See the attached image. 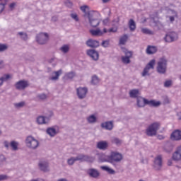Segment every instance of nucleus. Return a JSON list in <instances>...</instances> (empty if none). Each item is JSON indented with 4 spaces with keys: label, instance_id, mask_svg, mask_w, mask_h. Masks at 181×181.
I'll list each match as a JSON object with an SVG mask.
<instances>
[{
    "label": "nucleus",
    "instance_id": "1",
    "mask_svg": "<svg viewBox=\"0 0 181 181\" xmlns=\"http://www.w3.org/2000/svg\"><path fill=\"white\" fill-rule=\"evenodd\" d=\"M136 105L139 108H144L145 105L156 107L160 105V101H156L155 100H148V99L140 96L136 98Z\"/></svg>",
    "mask_w": 181,
    "mask_h": 181
},
{
    "label": "nucleus",
    "instance_id": "2",
    "mask_svg": "<svg viewBox=\"0 0 181 181\" xmlns=\"http://www.w3.org/2000/svg\"><path fill=\"white\" fill-rule=\"evenodd\" d=\"M25 145L28 149H31L32 151H35L39 148V141L35 139V137L32 136H28L25 139Z\"/></svg>",
    "mask_w": 181,
    "mask_h": 181
},
{
    "label": "nucleus",
    "instance_id": "3",
    "mask_svg": "<svg viewBox=\"0 0 181 181\" xmlns=\"http://www.w3.org/2000/svg\"><path fill=\"white\" fill-rule=\"evenodd\" d=\"M159 128H160V123L158 122H153L146 129V134L147 136H155Z\"/></svg>",
    "mask_w": 181,
    "mask_h": 181
},
{
    "label": "nucleus",
    "instance_id": "4",
    "mask_svg": "<svg viewBox=\"0 0 181 181\" xmlns=\"http://www.w3.org/2000/svg\"><path fill=\"white\" fill-rule=\"evenodd\" d=\"M168 71V60L165 58H161L157 64V72L159 74H166Z\"/></svg>",
    "mask_w": 181,
    "mask_h": 181
},
{
    "label": "nucleus",
    "instance_id": "5",
    "mask_svg": "<svg viewBox=\"0 0 181 181\" xmlns=\"http://www.w3.org/2000/svg\"><path fill=\"white\" fill-rule=\"evenodd\" d=\"M35 40L38 45H46L49 42V34L47 33H40L36 35Z\"/></svg>",
    "mask_w": 181,
    "mask_h": 181
},
{
    "label": "nucleus",
    "instance_id": "6",
    "mask_svg": "<svg viewBox=\"0 0 181 181\" xmlns=\"http://www.w3.org/2000/svg\"><path fill=\"white\" fill-rule=\"evenodd\" d=\"M123 157L122 154L118 153V152H112L110 156H109L108 162L110 163H112V165H115L116 163H118L122 160Z\"/></svg>",
    "mask_w": 181,
    "mask_h": 181
},
{
    "label": "nucleus",
    "instance_id": "7",
    "mask_svg": "<svg viewBox=\"0 0 181 181\" xmlns=\"http://www.w3.org/2000/svg\"><path fill=\"white\" fill-rule=\"evenodd\" d=\"M179 39V35L176 32L168 33L164 37V40L167 43H172V42H176Z\"/></svg>",
    "mask_w": 181,
    "mask_h": 181
},
{
    "label": "nucleus",
    "instance_id": "8",
    "mask_svg": "<svg viewBox=\"0 0 181 181\" xmlns=\"http://www.w3.org/2000/svg\"><path fill=\"white\" fill-rule=\"evenodd\" d=\"M153 168L156 172H160L162 170V156L158 155L154 158Z\"/></svg>",
    "mask_w": 181,
    "mask_h": 181
},
{
    "label": "nucleus",
    "instance_id": "9",
    "mask_svg": "<svg viewBox=\"0 0 181 181\" xmlns=\"http://www.w3.org/2000/svg\"><path fill=\"white\" fill-rule=\"evenodd\" d=\"M155 59H151L149 62L148 64H147L146 66V67L144 68L143 72L141 73V76L143 77H145L146 76H151V74H149V70L151 69H155Z\"/></svg>",
    "mask_w": 181,
    "mask_h": 181
},
{
    "label": "nucleus",
    "instance_id": "10",
    "mask_svg": "<svg viewBox=\"0 0 181 181\" xmlns=\"http://www.w3.org/2000/svg\"><path fill=\"white\" fill-rule=\"evenodd\" d=\"M87 93H88V89L86 87H79L76 88V94L79 100H83L87 97Z\"/></svg>",
    "mask_w": 181,
    "mask_h": 181
},
{
    "label": "nucleus",
    "instance_id": "11",
    "mask_svg": "<svg viewBox=\"0 0 181 181\" xmlns=\"http://www.w3.org/2000/svg\"><path fill=\"white\" fill-rule=\"evenodd\" d=\"M125 56L122 57V62L124 64H129L131 63V57H132V52L125 49L124 51Z\"/></svg>",
    "mask_w": 181,
    "mask_h": 181
},
{
    "label": "nucleus",
    "instance_id": "12",
    "mask_svg": "<svg viewBox=\"0 0 181 181\" xmlns=\"http://www.w3.org/2000/svg\"><path fill=\"white\" fill-rule=\"evenodd\" d=\"M172 159L175 162H181V145L176 148L175 152L172 155Z\"/></svg>",
    "mask_w": 181,
    "mask_h": 181
},
{
    "label": "nucleus",
    "instance_id": "13",
    "mask_svg": "<svg viewBox=\"0 0 181 181\" xmlns=\"http://www.w3.org/2000/svg\"><path fill=\"white\" fill-rule=\"evenodd\" d=\"M86 54H88L89 57H91L93 60H95V62H97L100 57L98 52H97L95 49H88L86 51Z\"/></svg>",
    "mask_w": 181,
    "mask_h": 181
},
{
    "label": "nucleus",
    "instance_id": "14",
    "mask_svg": "<svg viewBox=\"0 0 181 181\" xmlns=\"http://www.w3.org/2000/svg\"><path fill=\"white\" fill-rule=\"evenodd\" d=\"M108 30L104 28L103 30H101L100 28L96 30H90V33L92 36H103L105 33H107Z\"/></svg>",
    "mask_w": 181,
    "mask_h": 181
},
{
    "label": "nucleus",
    "instance_id": "15",
    "mask_svg": "<svg viewBox=\"0 0 181 181\" xmlns=\"http://www.w3.org/2000/svg\"><path fill=\"white\" fill-rule=\"evenodd\" d=\"M28 86L29 83H28V81L21 80L16 82L15 87L16 90H25V88H26V87H28Z\"/></svg>",
    "mask_w": 181,
    "mask_h": 181
},
{
    "label": "nucleus",
    "instance_id": "16",
    "mask_svg": "<svg viewBox=\"0 0 181 181\" xmlns=\"http://www.w3.org/2000/svg\"><path fill=\"white\" fill-rule=\"evenodd\" d=\"M87 173L90 177H93V179H98L100 177V172L95 168L88 169Z\"/></svg>",
    "mask_w": 181,
    "mask_h": 181
},
{
    "label": "nucleus",
    "instance_id": "17",
    "mask_svg": "<svg viewBox=\"0 0 181 181\" xmlns=\"http://www.w3.org/2000/svg\"><path fill=\"white\" fill-rule=\"evenodd\" d=\"M100 13L95 11H90L88 14H86V17L88 21L94 20V19H100Z\"/></svg>",
    "mask_w": 181,
    "mask_h": 181
},
{
    "label": "nucleus",
    "instance_id": "18",
    "mask_svg": "<svg viewBox=\"0 0 181 181\" xmlns=\"http://www.w3.org/2000/svg\"><path fill=\"white\" fill-rule=\"evenodd\" d=\"M100 127L104 129H107V131H112L114 128V122L107 121V122H103L101 123Z\"/></svg>",
    "mask_w": 181,
    "mask_h": 181
},
{
    "label": "nucleus",
    "instance_id": "19",
    "mask_svg": "<svg viewBox=\"0 0 181 181\" xmlns=\"http://www.w3.org/2000/svg\"><path fill=\"white\" fill-rule=\"evenodd\" d=\"M86 44L88 47H91L92 49H95L100 46V42L93 39L88 40Z\"/></svg>",
    "mask_w": 181,
    "mask_h": 181
},
{
    "label": "nucleus",
    "instance_id": "20",
    "mask_svg": "<svg viewBox=\"0 0 181 181\" xmlns=\"http://www.w3.org/2000/svg\"><path fill=\"white\" fill-rule=\"evenodd\" d=\"M172 141H181V131L179 129L175 130L170 135Z\"/></svg>",
    "mask_w": 181,
    "mask_h": 181
},
{
    "label": "nucleus",
    "instance_id": "21",
    "mask_svg": "<svg viewBox=\"0 0 181 181\" xmlns=\"http://www.w3.org/2000/svg\"><path fill=\"white\" fill-rule=\"evenodd\" d=\"M63 74V70L59 69V71H54L52 73V76L49 78V80H52V81H57L59 80V77Z\"/></svg>",
    "mask_w": 181,
    "mask_h": 181
},
{
    "label": "nucleus",
    "instance_id": "22",
    "mask_svg": "<svg viewBox=\"0 0 181 181\" xmlns=\"http://www.w3.org/2000/svg\"><path fill=\"white\" fill-rule=\"evenodd\" d=\"M38 166L42 172H49V163L47 161H40Z\"/></svg>",
    "mask_w": 181,
    "mask_h": 181
},
{
    "label": "nucleus",
    "instance_id": "23",
    "mask_svg": "<svg viewBox=\"0 0 181 181\" xmlns=\"http://www.w3.org/2000/svg\"><path fill=\"white\" fill-rule=\"evenodd\" d=\"M173 148H175V145H173V143L168 141L165 144L163 149L165 152H167V153H170V152L173 151Z\"/></svg>",
    "mask_w": 181,
    "mask_h": 181
},
{
    "label": "nucleus",
    "instance_id": "24",
    "mask_svg": "<svg viewBox=\"0 0 181 181\" xmlns=\"http://www.w3.org/2000/svg\"><path fill=\"white\" fill-rule=\"evenodd\" d=\"M169 11L170 12L171 16H167L166 18H168L171 23H173L175 22V18H178L177 16V11L170 9Z\"/></svg>",
    "mask_w": 181,
    "mask_h": 181
},
{
    "label": "nucleus",
    "instance_id": "25",
    "mask_svg": "<svg viewBox=\"0 0 181 181\" xmlns=\"http://www.w3.org/2000/svg\"><path fill=\"white\" fill-rule=\"evenodd\" d=\"M98 149L105 151L108 148V142L107 141H101L97 143Z\"/></svg>",
    "mask_w": 181,
    "mask_h": 181
},
{
    "label": "nucleus",
    "instance_id": "26",
    "mask_svg": "<svg viewBox=\"0 0 181 181\" xmlns=\"http://www.w3.org/2000/svg\"><path fill=\"white\" fill-rule=\"evenodd\" d=\"M129 95L131 98H139L141 93L139 89H133L129 91Z\"/></svg>",
    "mask_w": 181,
    "mask_h": 181
},
{
    "label": "nucleus",
    "instance_id": "27",
    "mask_svg": "<svg viewBox=\"0 0 181 181\" xmlns=\"http://www.w3.org/2000/svg\"><path fill=\"white\" fill-rule=\"evenodd\" d=\"M47 135H49L51 138H53L59 133L54 127H48L46 130Z\"/></svg>",
    "mask_w": 181,
    "mask_h": 181
},
{
    "label": "nucleus",
    "instance_id": "28",
    "mask_svg": "<svg viewBox=\"0 0 181 181\" xmlns=\"http://www.w3.org/2000/svg\"><path fill=\"white\" fill-rule=\"evenodd\" d=\"M158 52V48L156 46L148 45L146 49L147 54H155Z\"/></svg>",
    "mask_w": 181,
    "mask_h": 181
},
{
    "label": "nucleus",
    "instance_id": "29",
    "mask_svg": "<svg viewBox=\"0 0 181 181\" xmlns=\"http://www.w3.org/2000/svg\"><path fill=\"white\" fill-rule=\"evenodd\" d=\"M11 78H12V76L9 74H4L0 77V87H2V86H4V83L11 80Z\"/></svg>",
    "mask_w": 181,
    "mask_h": 181
},
{
    "label": "nucleus",
    "instance_id": "30",
    "mask_svg": "<svg viewBox=\"0 0 181 181\" xmlns=\"http://www.w3.org/2000/svg\"><path fill=\"white\" fill-rule=\"evenodd\" d=\"M86 121L88 124H95L97 122V116L95 115H90L86 117Z\"/></svg>",
    "mask_w": 181,
    "mask_h": 181
},
{
    "label": "nucleus",
    "instance_id": "31",
    "mask_svg": "<svg viewBox=\"0 0 181 181\" xmlns=\"http://www.w3.org/2000/svg\"><path fill=\"white\" fill-rule=\"evenodd\" d=\"M128 25L131 32H135V30L136 29V23H135L134 19H130L129 21Z\"/></svg>",
    "mask_w": 181,
    "mask_h": 181
},
{
    "label": "nucleus",
    "instance_id": "32",
    "mask_svg": "<svg viewBox=\"0 0 181 181\" xmlns=\"http://www.w3.org/2000/svg\"><path fill=\"white\" fill-rule=\"evenodd\" d=\"M88 22L92 28H97V26L100 25L101 21L100 20V18H96L93 20H88Z\"/></svg>",
    "mask_w": 181,
    "mask_h": 181
},
{
    "label": "nucleus",
    "instance_id": "33",
    "mask_svg": "<svg viewBox=\"0 0 181 181\" xmlns=\"http://www.w3.org/2000/svg\"><path fill=\"white\" fill-rule=\"evenodd\" d=\"M36 122L38 125H44L45 124H47V122H46V117L44 116H38L36 118Z\"/></svg>",
    "mask_w": 181,
    "mask_h": 181
},
{
    "label": "nucleus",
    "instance_id": "34",
    "mask_svg": "<svg viewBox=\"0 0 181 181\" xmlns=\"http://www.w3.org/2000/svg\"><path fill=\"white\" fill-rule=\"evenodd\" d=\"M80 9L84 13V18H86L87 15H88V13L91 12V11H90V7L87 5L81 6Z\"/></svg>",
    "mask_w": 181,
    "mask_h": 181
},
{
    "label": "nucleus",
    "instance_id": "35",
    "mask_svg": "<svg viewBox=\"0 0 181 181\" xmlns=\"http://www.w3.org/2000/svg\"><path fill=\"white\" fill-rule=\"evenodd\" d=\"M9 0H0V13H2L5 11V6L8 5Z\"/></svg>",
    "mask_w": 181,
    "mask_h": 181
},
{
    "label": "nucleus",
    "instance_id": "36",
    "mask_svg": "<svg viewBox=\"0 0 181 181\" xmlns=\"http://www.w3.org/2000/svg\"><path fill=\"white\" fill-rule=\"evenodd\" d=\"M100 169H102V170H105V172H107L110 175H115V170L108 166H100Z\"/></svg>",
    "mask_w": 181,
    "mask_h": 181
},
{
    "label": "nucleus",
    "instance_id": "37",
    "mask_svg": "<svg viewBox=\"0 0 181 181\" xmlns=\"http://www.w3.org/2000/svg\"><path fill=\"white\" fill-rule=\"evenodd\" d=\"M10 146L13 149V151H18L19 149V142L16 141H12L10 143Z\"/></svg>",
    "mask_w": 181,
    "mask_h": 181
},
{
    "label": "nucleus",
    "instance_id": "38",
    "mask_svg": "<svg viewBox=\"0 0 181 181\" xmlns=\"http://www.w3.org/2000/svg\"><path fill=\"white\" fill-rule=\"evenodd\" d=\"M17 35H18V36H19V37H20V39H21V40L26 41L28 39V34L25 32H19L17 33Z\"/></svg>",
    "mask_w": 181,
    "mask_h": 181
},
{
    "label": "nucleus",
    "instance_id": "39",
    "mask_svg": "<svg viewBox=\"0 0 181 181\" xmlns=\"http://www.w3.org/2000/svg\"><path fill=\"white\" fill-rule=\"evenodd\" d=\"M112 144H115L117 146H119L122 144V140L117 137H112L111 140Z\"/></svg>",
    "mask_w": 181,
    "mask_h": 181
},
{
    "label": "nucleus",
    "instance_id": "40",
    "mask_svg": "<svg viewBox=\"0 0 181 181\" xmlns=\"http://www.w3.org/2000/svg\"><path fill=\"white\" fill-rule=\"evenodd\" d=\"M95 160V158L94 156L85 155L84 162H88L89 163H93Z\"/></svg>",
    "mask_w": 181,
    "mask_h": 181
},
{
    "label": "nucleus",
    "instance_id": "41",
    "mask_svg": "<svg viewBox=\"0 0 181 181\" xmlns=\"http://www.w3.org/2000/svg\"><path fill=\"white\" fill-rule=\"evenodd\" d=\"M127 40H128V35L124 34L123 36L120 37L119 43V45H125Z\"/></svg>",
    "mask_w": 181,
    "mask_h": 181
},
{
    "label": "nucleus",
    "instance_id": "42",
    "mask_svg": "<svg viewBox=\"0 0 181 181\" xmlns=\"http://www.w3.org/2000/svg\"><path fill=\"white\" fill-rule=\"evenodd\" d=\"M98 83H100V78H98V76H97V75H94L93 76H92L91 84H93V86H97Z\"/></svg>",
    "mask_w": 181,
    "mask_h": 181
},
{
    "label": "nucleus",
    "instance_id": "43",
    "mask_svg": "<svg viewBox=\"0 0 181 181\" xmlns=\"http://www.w3.org/2000/svg\"><path fill=\"white\" fill-rule=\"evenodd\" d=\"M75 162H77L76 157H71L67 160V163L69 165V166H73Z\"/></svg>",
    "mask_w": 181,
    "mask_h": 181
},
{
    "label": "nucleus",
    "instance_id": "44",
    "mask_svg": "<svg viewBox=\"0 0 181 181\" xmlns=\"http://www.w3.org/2000/svg\"><path fill=\"white\" fill-rule=\"evenodd\" d=\"M75 76H76V74L73 71L67 73V74H65V77L68 80H71V79L74 78Z\"/></svg>",
    "mask_w": 181,
    "mask_h": 181
},
{
    "label": "nucleus",
    "instance_id": "45",
    "mask_svg": "<svg viewBox=\"0 0 181 181\" xmlns=\"http://www.w3.org/2000/svg\"><path fill=\"white\" fill-rule=\"evenodd\" d=\"M25 103L24 101L18 103H14L13 105L15 108H23L25 107Z\"/></svg>",
    "mask_w": 181,
    "mask_h": 181
},
{
    "label": "nucleus",
    "instance_id": "46",
    "mask_svg": "<svg viewBox=\"0 0 181 181\" xmlns=\"http://www.w3.org/2000/svg\"><path fill=\"white\" fill-rule=\"evenodd\" d=\"M8 45L0 43V53H2L4 52H6V49H8Z\"/></svg>",
    "mask_w": 181,
    "mask_h": 181
},
{
    "label": "nucleus",
    "instance_id": "47",
    "mask_svg": "<svg viewBox=\"0 0 181 181\" xmlns=\"http://www.w3.org/2000/svg\"><path fill=\"white\" fill-rule=\"evenodd\" d=\"M86 155L84 154H78L76 158V161L79 160L80 162H84Z\"/></svg>",
    "mask_w": 181,
    "mask_h": 181
},
{
    "label": "nucleus",
    "instance_id": "48",
    "mask_svg": "<svg viewBox=\"0 0 181 181\" xmlns=\"http://www.w3.org/2000/svg\"><path fill=\"white\" fill-rule=\"evenodd\" d=\"M60 50H62L63 53H67L69 50H70V47L69 45H65L60 48Z\"/></svg>",
    "mask_w": 181,
    "mask_h": 181
},
{
    "label": "nucleus",
    "instance_id": "49",
    "mask_svg": "<svg viewBox=\"0 0 181 181\" xmlns=\"http://www.w3.org/2000/svg\"><path fill=\"white\" fill-rule=\"evenodd\" d=\"M37 98L41 100V101H45V100L47 98V95L45 93H41L37 95Z\"/></svg>",
    "mask_w": 181,
    "mask_h": 181
},
{
    "label": "nucleus",
    "instance_id": "50",
    "mask_svg": "<svg viewBox=\"0 0 181 181\" xmlns=\"http://www.w3.org/2000/svg\"><path fill=\"white\" fill-rule=\"evenodd\" d=\"M64 4L67 6V8H73V2L70 0H65Z\"/></svg>",
    "mask_w": 181,
    "mask_h": 181
},
{
    "label": "nucleus",
    "instance_id": "51",
    "mask_svg": "<svg viewBox=\"0 0 181 181\" xmlns=\"http://www.w3.org/2000/svg\"><path fill=\"white\" fill-rule=\"evenodd\" d=\"M141 32L144 33V35H152V31L148 28H142Z\"/></svg>",
    "mask_w": 181,
    "mask_h": 181
},
{
    "label": "nucleus",
    "instance_id": "52",
    "mask_svg": "<svg viewBox=\"0 0 181 181\" xmlns=\"http://www.w3.org/2000/svg\"><path fill=\"white\" fill-rule=\"evenodd\" d=\"M71 18H72L75 22H78L79 21L78 16H77V13H71Z\"/></svg>",
    "mask_w": 181,
    "mask_h": 181
},
{
    "label": "nucleus",
    "instance_id": "53",
    "mask_svg": "<svg viewBox=\"0 0 181 181\" xmlns=\"http://www.w3.org/2000/svg\"><path fill=\"white\" fill-rule=\"evenodd\" d=\"M101 45L103 47H108L110 46V40L103 41Z\"/></svg>",
    "mask_w": 181,
    "mask_h": 181
},
{
    "label": "nucleus",
    "instance_id": "54",
    "mask_svg": "<svg viewBox=\"0 0 181 181\" xmlns=\"http://www.w3.org/2000/svg\"><path fill=\"white\" fill-rule=\"evenodd\" d=\"M170 100H169V98L168 96H164L163 104L165 105L166 104H170Z\"/></svg>",
    "mask_w": 181,
    "mask_h": 181
},
{
    "label": "nucleus",
    "instance_id": "55",
    "mask_svg": "<svg viewBox=\"0 0 181 181\" xmlns=\"http://www.w3.org/2000/svg\"><path fill=\"white\" fill-rule=\"evenodd\" d=\"M8 8H9L10 11H13V9H15V8H16V2L11 3L8 5Z\"/></svg>",
    "mask_w": 181,
    "mask_h": 181
},
{
    "label": "nucleus",
    "instance_id": "56",
    "mask_svg": "<svg viewBox=\"0 0 181 181\" xmlns=\"http://www.w3.org/2000/svg\"><path fill=\"white\" fill-rule=\"evenodd\" d=\"M109 23H110V18H106L104 20H103V24L105 26H108Z\"/></svg>",
    "mask_w": 181,
    "mask_h": 181
},
{
    "label": "nucleus",
    "instance_id": "57",
    "mask_svg": "<svg viewBox=\"0 0 181 181\" xmlns=\"http://www.w3.org/2000/svg\"><path fill=\"white\" fill-rule=\"evenodd\" d=\"M172 86V81H166L164 83V86L165 87H170Z\"/></svg>",
    "mask_w": 181,
    "mask_h": 181
},
{
    "label": "nucleus",
    "instance_id": "58",
    "mask_svg": "<svg viewBox=\"0 0 181 181\" xmlns=\"http://www.w3.org/2000/svg\"><path fill=\"white\" fill-rule=\"evenodd\" d=\"M7 179H8V175H0V181L7 180Z\"/></svg>",
    "mask_w": 181,
    "mask_h": 181
},
{
    "label": "nucleus",
    "instance_id": "59",
    "mask_svg": "<svg viewBox=\"0 0 181 181\" xmlns=\"http://www.w3.org/2000/svg\"><path fill=\"white\" fill-rule=\"evenodd\" d=\"M117 30H118L117 28H111L107 30V32L115 33H117Z\"/></svg>",
    "mask_w": 181,
    "mask_h": 181
},
{
    "label": "nucleus",
    "instance_id": "60",
    "mask_svg": "<svg viewBox=\"0 0 181 181\" xmlns=\"http://www.w3.org/2000/svg\"><path fill=\"white\" fill-rule=\"evenodd\" d=\"M4 145L6 148V149H9V142H8V141H4Z\"/></svg>",
    "mask_w": 181,
    "mask_h": 181
},
{
    "label": "nucleus",
    "instance_id": "61",
    "mask_svg": "<svg viewBox=\"0 0 181 181\" xmlns=\"http://www.w3.org/2000/svg\"><path fill=\"white\" fill-rule=\"evenodd\" d=\"M0 160L1 162H5L6 160V158H5V156L0 155Z\"/></svg>",
    "mask_w": 181,
    "mask_h": 181
},
{
    "label": "nucleus",
    "instance_id": "62",
    "mask_svg": "<svg viewBox=\"0 0 181 181\" xmlns=\"http://www.w3.org/2000/svg\"><path fill=\"white\" fill-rule=\"evenodd\" d=\"M4 67H5V64L3 60H0V69H4Z\"/></svg>",
    "mask_w": 181,
    "mask_h": 181
},
{
    "label": "nucleus",
    "instance_id": "63",
    "mask_svg": "<svg viewBox=\"0 0 181 181\" xmlns=\"http://www.w3.org/2000/svg\"><path fill=\"white\" fill-rule=\"evenodd\" d=\"M99 162H107V159H105L103 157L100 156L99 158Z\"/></svg>",
    "mask_w": 181,
    "mask_h": 181
},
{
    "label": "nucleus",
    "instance_id": "64",
    "mask_svg": "<svg viewBox=\"0 0 181 181\" xmlns=\"http://www.w3.org/2000/svg\"><path fill=\"white\" fill-rule=\"evenodd\" d=\"M48 115H47V117H48V118H52V117H53V115H54V113H53V112H52V111H49V112H48Z\"/></svg>",
    "mask_w": 181,
    "mask_h": 181
}]
</instances>
